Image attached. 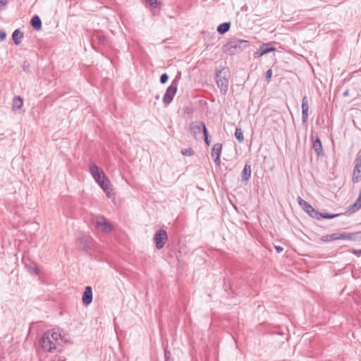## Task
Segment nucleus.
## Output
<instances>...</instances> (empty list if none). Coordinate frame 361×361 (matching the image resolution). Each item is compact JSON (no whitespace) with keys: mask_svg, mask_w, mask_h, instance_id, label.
<instances>
[{"mask_svg":"<svg viewBox=\"0 0 361 361\" xmlns=\"http://www.w3.org/2000/svg\"><path fill=\"white\" fill-rule=\"evenodd\" d=\"M95 224L98 229L106 233H110L113 229V226L110 224V223L106 221V219L102 216L97 218Z\"/></svg>","mask_w":361,"mask_h":361,"instance_id":"8","label":"nucleus"},{"mask_svg":"<svg viewBox=\"0 0 361 361\" xmlns=\"http://www.w3.org/2000/svg\"><path fill=\"white\" fill-rule=\"evenodd\" d=\"M235 137L238 140L239 142H243L244 141L243 133L241 128H236L235 131Z\"/></svg>","mask_w":361,"mask_h":361,"instance_id":"23","label":"nucleus"},{"mask_svg":"<svg viewBox=\"0 0 361 361\" xmlns=\"http://www.w3.org/2000/svg\"><path fill=\"white\" fill-rule=\"evenodd\" d=\"M230 27V23H223L218 26L217 31L220 34H224L229 30Z\"/></svg>","mask_w":361,"mask_h":361,"instance_id":"22","label":"nucleus"},{"mask_svg":"<svg viewBox=\"0 0 361 361\" xmlns=\"http://www.w3.org/2000/svg\"><path fill=\"white\" fill-rule=\"evenodd\" d=\"M309 102L307 96H304L302 99V121L306 123L308 119Z\"/></svg>","mask_w":361,"mask_h":361,"instance_id":"12","label":"nucleus"},{"mask_svg":"<svg viewBox=\"0 0 361 361\" xmlns=\"http://www.w3.org/2000/svg\"><path fill=\"white\" fill-rule=\"evenodd\" d=\"M251 176V166L246 164L242 171L241 176L242 179L245 181H247Z\"/></svg>","mask_w":361,"mask_h":361,"instance_id":"17","label":"nucleus"},{"mask_svg":"<svg viewBox=\"0 0 361 361\" xmlns=\"http://www.w3.org/2000/svg\"><path fill=\"white\" fill-rule=\"evenodd\" d=\"M222 150V145L220 143H216L214 145L212 149V157L214 159V163L216 165H220L221 164V154Z\"/></svg>","mask_w":361,"mask_h":361,"instance_id":"11","label":"nucleus"},{"mask_svg":"<svg viewBox=\"0 0 361 361\" xmlns=\"http://www.w3.org/2000/svg\"><path fill=\"white\" fill-rule=\"evenodd\" d=\"M361 180V153H359L355 160V166L353 173V182L358 183Z\"/></svg>","mask_w":361,"mask_h":361,"instance_id":"7","label":"nucleus"},{"mask_svg":"<svg viewBox=\"0 0 361 361\" xmlns=\"http://www.w3.org/2000/svg\"><path fill=\"white\" fill-rule=\"evenodd\" d=\"M23 99L19 96L15 97L13 99V106H12L13 110V111L19 110L23 106Z\"/></svg>","mask_w":361,"mask_h":361,"instance_id":"20","label":"nucleus"},{"mask_svg":"<svg viewBox=\"0 0 361 361\" xmlns=\"http://www.w3.org/2000/svg\"><path fill=\"white\" fill-rule=\"evenodd\" d=\"M338 216H340L339 214H329V213H320L319 212V219L321 218L330 219H333V218L337 217Z\"/></svg>","mask_w":361,"mask_h":361,"instance_id":"25","label":"nucleus"},{"mask_svg":"<svg viewBox=\"0 0 361 361\" xmlns=\"http://www.w3.org/2000/svg\"><path fill=\"white\" fill-rule=\"evenodd\" d=\"M360 253H361V250L360 251Z\"/></svg>","mask_w":361,"mask_h":361,"instance_id":"39","label":"nucleus"},{"mask_svg":"<svg viewBox=\"0 0 361 361\" xmlns=\"http://www.w3.org/2000/svg\"><path fill=\"white\" fill-rule=\"evenodd\" d=\"M298 202L299 205L303 209V210L307 212L311 217L314 218L316 219H319V212L314 209L312 205H310L307 201L302 199L300 197H298L297 198Z\"/></svg>","mask_w":361,"mask_h":361,"instance_id":"5","label":"nucleus"},{"mask_svg":"<svg viewBox=\"0 0 361 361\" xmlns=\"http://www.w3.org/2000/svg\"><path fill=\"white\" fill-rule=\"evenodd\" d=\"M82 303L85 305H90L92 301V290L90 286H86L82 295Z\"/></svg>","mask_w":361,"mask_h":361,"instance_id":"13","label":"nucleus"},{"mask_svg":"<svg viewBox=\"0 0 361 361\" xmlns=\"http://www.w3.org/2000/svg\"><path fill=\"white\" fill-rule=\"evenodd\" d=\"M30 24L36 30H39L42 28V21L39 17L37 16L32 17L30 21Z\"/></svg>","mask_w":361,"mask_h":361,"instance_id":"19","label":"nucleus"},{"mask_svg":"<svg viewBox=\"0 0 361 361\" xmlns=\"http://www.w3.org/2000/svg\"><path fill=\"white\" fill-rule=\"evenodd\" d=\"M228 68H224L216 72V82L221 93L226 95L228 87Z\"/></svg>","mask_w":361,"mask_h":361,"instance_id":"3","label":"nucleus"},{"mask_svg":"<svg viewBox=\"0 0 361 361\" xmlns=\"http://www.w3.org/2000/svg\"><path fill=\"white\" fill-rule=\"evenodd\" d=\"M25 267L30 274L38 275L40 273L39 269L34 262L25 264Z\"/></svg>","mask_w":361,"mask_h":361,"instance_id":"15","label":"nucleus"},{"mask_svg":"<svg viewBox=\"0 0 361 361\" xmlns=\"http://www.w3.org/2000/svg\"><path fill=\"white\" fill-rule=\"evenodd\" d=\"M164 355H165V360L166 361H171V357H170V352L167 350V349H165L164 350Z\"/></svg>","mask_w":361,"mask_h":361,"instance_id":"32","label":"nucleus"},{"mask_svg":"<svg viewBox=\"0 0 361 361\" xmlns=\"http://www.w3.org/2000/svg\"><path fill=\"white\" fill-rule=\"evenodd\" d=\"M361 234V233H350L347 232L343 233H335L332 234H328L323 235L320 238V240L323 242H331L337 240H355L358 238L357 235Z\"/></svg>","mask_w":361,"mask_h":361,"instance_id":"4","label":"nucleus"},{"mask_svg":"<svg viewBox=\"0 0 361 361\" xmlns=\"http://www.w3.org/2000/svg\"><path fill=\"white\" fill-rule=\"evenodd\" d=\"M24 35L19 29H16L12 35V39L16 45H19L21 43V39L23 38Z\"/></svg>","mask_w":361,"mask_h":361,"instance_id":"16","label":"nucleus"},{"mask_svg":"<svg viewBox=\"0 0 361 361\" xmlns=\"http://www.w3.org/2000/svg\"><path fill=\"white\" fill-rule=\"evenodd\" d=\"M6 33L4 30H0V41H4L6 39Z\"/></svg>","mask_w":361,"mask_h":361,"instance_id":"33","label":"nucleus"},{"mask_svg":"<svg viewBox=\"0 0 361 361\" xmlns=\"http://www.w3.org/2000/svg\"><path fill=\"white\" fill-rule=\"evenodd\" d=\"M259 49H260L261 54H266L270 51H273L276 50V49L270 43L262 44L259 47Z\"/></svg>","mask_w":361,"mask_h":361,"instance_id":"21","label":"nucleus"},{"mask_svg":"<svg viewBox=\"0 0 361 361\" xmlns=\"http://www.w3.org/2000/svg\"><path fill=\"white\" fill-rule=\"evenodd\" d=\"M80 246L84 250H87L90 248L91 238L90 237H82L79 239Z\"/></svg>","mask_w":361,"mask_h":361,"instance_id":"18","label":"nucleus"},{"mask_svg":"<svg viewBox=\"0 0 361 361\" xmlns=\"http://www.w3.org/2000/svg\"><path fill=\"white\" fill-rule=\"evenodd\" d=\"M89 171L95 181L104 190L106 195L110 197V192L109 191L110 181L106 178L103 171L94 164L90 165Z\"/></svg>","mask_w":361,"mask_h":361,"instance_id":"2","label":"nucleus"},{"mask_svg":"<svg viewBox=\"0 0 361 361\" xmlns=\"http://www.w3.org/2000/svg\"><path fill=\"white\" fill-rule=\"evenodd\" d=\"M68 342L59 329H51L44 333L40 340L42 348L46 352L60 351L63 343Z\"/></svg>","mask_w":361,"mask_h":361,"instance_id":"1","label":"nucleus"},{"mask_svg":"<svg viewBox=\"0 0 361 361\" xmlns=\"http://www.w3.org/2000/svg\"><path fill=\"white\" fill-rule=\"evenodd\" d=\"M30 64L28 61H24L23 64V69L24 71L25 72H29L30 71Z\"/></svg>","mask_w":361,"mask_h":361,"instance_id":"30","label":"nucleus"},{"mask_svg":"<svg viewBox=\"0 0 361 361\" xmlns=\"http://www.w3.org/2000/svg\"><path fill=\"white\" fill-rule=\"evenodd\" d=\"M177 92V85L172 84L170 85L165 92L163 97V102L165 105H169L173 101V97Z\"/></svg>","mask_w":361,"mask_h":361,"instance_id":"9","label":"nucleus"},{"mask_svg":"<svg viewBox=\"0 0 361 361\" xmlns=\"http://www.w3.org/2000/svg\"><path fill=\"white\" fill-rule=\"evenodd\" d=\"M169 76L166 73H163L160 77V82L164 84L167 82Z\"/></svg>","mask_w":361,"mask_h":361,"instance_id":"29","label":"nucleus"},{"mask_svg":"<svg viewBox=\"0 0 361 361\" xmlns=\"http://www.w3.org/2000/svg\"><path fill=\"white\" fill-rule=\"evenodd\" d=\"M275 249L278 253H280L283 250V248L281 246H275Z\"/></svg>","mask_w":361,"mask_h":361,"instance_id":"36","label":"nucleus"},{"mask_svg":"<svg viewBox=\"0 0 361 361\" xmlns=\"http://www.w3.org/2000/svg\"><path fill=\"white\" fill-rule=\"evenodd\" d=\"M207 130L204 122H192L190 125V131L191 134L195 136L197 134L200 133L202 131L204 133V130Z\"/></svg>","mask_w":361,"mask_h":361,"instance_id":"10","label":"nucleus"},{"mask_svg":"<svg viewBox=\"0 0 361 361\" xmlns=\"http://www.w3.org/2000/svg\"><path fill=\"white\" fill-rule=\"evenodd\" d=\"M147 3L150 5V6L153 8H157L159 7V3L157 0H146Z\"/></svg>","mask_w":361,"mask_h":361,"instance_id":"27","label":"nucleus"},{"mask_svg":"<svg viewBox=\"0 0 361 361\" xmlns=\"http://www.w3.org/2000/svg\"><path fill=\"white\" fill-rule=\"evenodd\" d=\"M181 153L185 156H192L194 154V151L192 148H187L182 149Z\"/></svg>","mask_w":361,"mask_h":361,"instance_id":"26","label":"nucleus"},{"mask_svg":"<svg viewBox=\"0 0 361 361\" xmlns=\"http://www.w3.org/2000/svg\"><path fill=\"white\" fill-rule=\"evenodd\" d=\"M248 42L245 40H238L233 42L231 43V47L236 48L237 47H240L241 44H247Z\"/></svg>","mask_w":361,"mask_h":361,"instance_id":"28","label":"nucleus"},{"mask_svg":"<svg viewBox=\"0 0 361 361\" xmlns=\"http://www.w3.org/2000/svg\"><path fill=\"white\" fill-rule=\"evenodd\" d=\"M272 76L271 69H269L265 74V79L268 81Z\"/></svg>","mask_w":361,"mask_h":361,"instance_id":"31","label":"nucleus"},{"mask_svg":"<svg viewBox=\"0 0 361 361\" xmlns=\"http://www.w3.org/2000/svg\"><path fill=\"white\" fill-rule=\"evenodd\" d=\"M8 2V0H0V5L6 6Z\"/></svg>","mask_w":361,"mask_h":361,"instance_id":"37","label":"nucleus"},{"mask_svg":"<svg viewBox=\"0 0 361 361\" xmlns=\"http://www.w3.org/2000/svg\"><path fill=\"white\" fill-rule=\"evenodd\" d=\"M168 239L167 233L164 229L159 230L154 235V240L155 242L156 247L158 250L163 248Z\"/></svg>","mask_w":361,"mask_h":361,"instance_id":"6","label":"nucleus"},{"mask_svg":"<svg viewBox=\"0 0 361 361\" xmlns=\"http://www.w3.org/2000/svg\"><path fill=\"white\" fill-rule=\"evenodd\" d=\"M263 55H264V54H261L259 48L254 53V56L255 58L260 57Z\"/></svg>","mask_w":361,"mask_h":361,"instance_id":"35","label":"nucleus"},{"mask_svg":"<svg viewBox=\"0 0 361 361\" xmlns=\"http://www.w3.org/2000/svg\"><path fill=\"white\" fill-rule=\"evenodd\" d=\"M312 147H313V149L315 151L316 154H317V156H322L324 154L322 142L319 137H317L313 142Z\"/></svg>","mask_w":361,"mask_h":361,"instance_id":"14","label":"nucleus"},{"mask_svg":"<svg viewBox=\"0 0 361 361\" xmlns=\"http://www.w3.org/2000/svg\"><path fill=\"white\" fill-rule=\"evenodd\" d=\"M191 111H192L191 109L189 108V107H186L185 109V112L187 113V114H190L191 112Z\"/></svg>","mask_w":361,"mask_h":361,"instance_id":"38","label":"nucleus"},{"mask_svg":"<svg viewBox=\"0 0 361 361\" xmlns=\"http://www.w3.org/2000/svg\"><path fill=\"white\" fill-rule=\"evenodd\" d=\"M204 140H205L206 144L207 145H209V140L208 139V131H207V130H204Z\"/></svg>","mask_w":361,"mask_h":361,"instance_id":"34","label":"nucleus"},{"mask_svg":"<svg viewBox=\"0 0 361 361\" xmlns=\"http://www.w3.org/2000/svg\"><path fill=\"white\" fill-rule=\"evenodd\" d=\"M96 40L98 41V42L102 44H105L107 42L105 36H104L103 35H101L99 33H97L94 36V41H96Z\"/></svg>","mask_w":361,"mask_h":361,"instance_id":"24","label":"nucleus"}]
</instances>
